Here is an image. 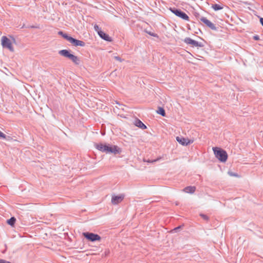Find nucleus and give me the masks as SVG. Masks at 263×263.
<instances>
[{"instance_id":"1","label":"nucleus","mask_w":263,"mask_h":263,"mask_svg":"<svg viewBox=\"0 0 263 263\" xmlns=\"http://www.w3.org/2000/svg\"><path fill=\"white\" fill-rule=\"evenodd\" d=\"M96 147L98 150L106 153L117 154H120L121 152V149L117 145L99 143L96 145Z\"/></svg>"},{"instance_id":"2","label":"nucleus","mask_w":263,"mask_h":263,"mask_svg":"<svg viewBox=\"0 0 263 263\" xmlns=\"http://www.w3.org/2000/svg\"><path fill=\"white\" fill-rule=\"evenodd\" d=\"M213 151L216 158L222 162H225L228 159V154L227 152L218 147H213Z\"/></svg>"},{"instance_id":"3","label":"nucleus","mask_w":263,"mask_h":263,"mask_svg":"<svg viewBox=\"0 0 263 263\" xmlns=\"http://www.w3.org/2000/svg\"><path fill=\"white\" fill-rule=\"evenodd\" d=\"M11 37L12 38V41L7 36H3L1 38V44L3 48H7L10 51L13 52L14 49L13 46V43H15V40L12 36H11Z\"/></svg>"},{"instance_id":"4","label":"nucleus","mask_w":263,"mask_h":263,"mask_svg":"<svg viewBox=\"0 0 263 263\" xmlns=\"http://www.w3.org/2000/svg\"><path fill=\"white\" fill-rule=\"evenodd\" d=\"M59 54L64 57L67 58L72 61L76 65H79L80 62L79 58L70 53L66 49L61 50L59 51Z\"/></svg>"},{"instance_id":"5","label":"nucleus","mask_w":263,"mask_h":263,"mask_svg":"<svg viewBox=\"0 0 263 263\" xmlns=\"http://www.w3.org/2000/svg\"><path fill=\"white\" fill-rule=\"evenodd\" d=\"M59 54L64 57L67 58L72 61L76 65H79L80 62L79 58L70 53L66 49L61 50L59 51Z\"/></svg>"},{"instance_id":"6","label":"nucleus","mask_w":263,"mask_h":263,"mask_svg":"<svg viewBox=\"0 0 263 263\" xmlns=\"http://www.w3.org/2000/svg\"><path fill=\"white\" fill-rule=\"evenodd\" d=\"M59 54L64 57L67 58L72 61L76 65H79L80 62L79 58L70 53L66 49L61 50L59 51Z\"/></svg>"},{"instance_id":"7","label":"nucleus","mask_w":263,"mask_h":263,"mask_svg":"<svg viewBox=\"0 0 263 263\" xmlns=\"http://www.w3.org/2000/svg\"><path fill=\"white\" fill-rule=\"evenodd\" d=\"M59 34L61 35L64 39L69 41L71 44L75 46H84L85 43L82 41L76 40L71 36H68L67 34L64 33L62 31H60Z\"/></svg>"},{"instance_id":"8","label":"nucleus","mask_w":263,"mask_h":263,"mask_svg":"<svg viewBox=\"0 0 263 263\" xmlns=\"http://www.w3.org/2000/svg\"><path fill=\"white\" fill-rule=\"evenodd\" d=\"M83 235L86 239L91 241H100L101 239L99 235L92 233H83Z\"/></svg>"},{"instance_id":"9","label":"nucleus","mask_w":263,"mask_h":263,"mask_svg":"<svg viewBox=\"0 0 263 263\" xmlns=\"http://www.w3.org/2000/svg\"><path fill=\"white\" fill-rule=\"evenodd\" d=\"M170 10L176 16L182 18L183 20L185 21L189 20V17L188 15L181 10L178 9H173L172 8L170 9Z\"/></svg>"},{"instance_id":"10","label":"nucleus","mask_w":263,"mask_h":263,"mask_svg":"<svg viewBox=\"0 0 263 263\" xmlns=\"http://www.w3.org/2000/svg\"><path fill=\"white\" fill-rule=\"evenodd\" d=\"M176 140L181 145L183 146H186L189 144H190L194 142V140H190L189 138H184L182 136H178L176 137Z\"/></svg>"},{"instance_id":"11","label":"nucleus","mask_w":263,"mask_h":263,"mask_svg":"<svg viewBox=\"0 0 263 263\" xmlns=\"http://www.w3.org/2000/svg\"><path fill=\"white\" fill-rule=\"evenodd\" d=\"M124 195H112L111 197V203L113 204H117L121 203L124 199Z\"/></svg>"},{"instance_id":"12","label":"nucleus","mask_w":263,"mask_h":263,"mask_svg":"<svg viewBox=\"0 0 263 263\" xmlns=\"http://www.w3.org/2000/svg\"><path fill=\"white\" fill-rule=\"evenodd\" d=\"M200 21L211 29L213 30H216V27H215V25L206 17H201L200 18Z\"/></svg>"},{"instance_id":"13","label":"nucleus","mask_w":263,"mask_h":263,"mask_svg":"<svg viewBox=\"0 0 263 263\" xmlns=\"http://www.w3.org/2000/svg\"><path fill=\"white\" fill-rule=\"evenodd\" d=\"M184 42L188 44L191 45L192 47H201V45L198 42L192 40L190 37H186L184 40Z\"/></svg>"},{"instance_id":"14","label":"nucleus","mask_w":263,"mask_h":263,"mask_svg":"<svg viewBox=\"0 0 263 263\" xmlns=\"http://www.w3.org/2000/svg\"><path fill=\"white\" fill-rule=\"evenodd\" d=\"M99 36L104 40L107 41H111V38L109 37L108 35L104 33L103 31H99Z\"/></svg>"},{"instance_id":"15","label":"nucleus","mask_w":263,"mask_h":263,"mask_svg":"<svg viewBox=\"0 0 263 263\" xmlns=\"http://www.w3.org/2000/svg\"><path fill=\"white\" fill-rule=\"evenodd\" d=\"M196 190L195 186H189L186 187H185L183 189V191L186 193H191L192 194L194 193V192Z\"/></svg>"},{"instance_id":"16","label":"nucleus","mask_w":263,"mask_h":263,"mask_svg":"<svg viewBox=\"0 0 263 263\" xmlns=\"http://www.w3.org/2000/svg\"><path fill=\"white\" fill-rule=\"evenodd\" d=\"M135 125L142 129L146 128V126L140 120H137L135 121Z\"/></svg>"},{"instance_id":"17","label":"nucleus","mask_w":263,"mask_h":263,"mask_svg":"<svg viewBox=\"0 0 263 263\" xmlns=\"http://www.w3.org/2000/svg\"><path fill=\"white\" fill-rule=\"evenodd\" d=\"M212 8L215 11H217L222 9L223 8V7L218 4H214L212 6Z\"/></svg>"},{"instance_id":"18","label":"nucleus","mask_w":263,"mask_h":263,"mask_svg":"<svg viewBox=\"0 0 263 263\" xmlns=\"http://www.w3.org/2000/svg\"><path fill=\"white\" fill-rule=\"evenodd\" d=\"M157 113L161 115L163 117L165 116V112L164 109L162 107H159L157 110Z\"/></svg>"},{"instance_id":"19","label":"nucleus","mask_w":263,"mask_h":263,"mask_svg":"<svg viewBox=\"0 0 263 263\" xmlns=\"http://www.w3.org/2000/svg\"><path fill=\"white\" fill-rule=\"evenodd\" d=\"M15 218L14 217H11L10 219L7 220V223L10 226H13L15 222Z\"/></svg>"},{"instance_id":"20","label":"nucleus","mask_w":263,"mask_h":263,"mask_svg":"<svg viewBox=\"0 0 263 263\" xmlns=\"http://www.w3.org/2000/svg\"><path fill=\"white\" fill-rule=\"evenodd\" d=\"M228 174L231 176H234V177H239V175L238 174L234 173H233L232 172H229Z\"/></svg>"},{"instance_id":"21","label":"nucleus","mask_w":263,"mask_h":263,"mask_svg":"<svg viewBox=\"0 0 263 263\" xmlns=\"http://www.w3.org/2000/svg\"><path fill=\"white\" fill-rule=\"evenodd\" d=\"M94 28L95 29L96 31H97L98 32V33L99 34V31H102L100 29V28L99 27V26L97 25H95L94 26Z\"/></svg>"},{"instance_id":"22","label":"nucleus","mask_w":263,"mask_h":263,"mask_svg":"<svg viewBox=\"0 0 263 263\" xmlns=\"http://www.w3.org/2000/svg\"><path fill=\"white\" fill-rule=\"evenodd\" d=\"M200 216L204 220H209V217H208V216L205 215H204V214H200Z\"/></svg>"},{"instance_id":"23","label":"nucleus","mask_w":263,"mask_h":263,"mask_svg":"<svg viewBox=\"0 0 263 263\" xmlns=\"http://www.w3.org/2000/svg\"><path fill=\"white\" fill-rule=\"evenodd\" d=\"M0 138H3V139H6V135L1 131H0Z\"/></svg>"},{"instance_id":"24","label":"nucleus","mask_w":263,"mask_h":263,"mask_svg":"<svg viewBox=\"0 0 263 263\" xmlns=\"http://www.w3.org/2000/svg\"><path fill=\"white\" fill-rule=\"evenodd\" d=\"M159 159H157L156 160H152V161H150V160H148L147 161V162H149V163H153V162H156L157 160H158Z\"/></svg>"},{"instance_id":"25","label":"nucleus","mask_w":263,"mask_h":263,"mask_svg":"<svg viewBox=\"0 0 263 263\" xmlns=\"http://www.w3.org/2000/svg\"><path fill=\"white\" fill-rule=\"evenodd\" d=\"M0 263H11V262L1 259V260H0Z\"/></svg>"},{"instance_id":"26","label":"nucleus","mask_w":263,"mask_h":263,"mask_svg":"<svg viewBox=\"0 0 263 263\" xmlns=\"http://www.w3.org/2000/svg\"><path fill=\"white\" fill-rule=\"evenodd\" d=\"M260 22L261 24L262 25V26H263V18H260Z\"/></svg>"},{"instance_id":"27","label":"nucleus","mask_w":263,"mask_h":263,"mask_svg":"<svg viewBox=\"0 0 263 263\" xmlns=\"http://www.w3.org/2000/svg\"><path fill=\"white\" fill-rule=\"evenodd\" d=\"M115 59L118 61H121L120 58H119V57H116Z\"/></svg>"},{"instance_id":"28","label":"nucleus","mask_w":263,"mask_h":263,"mask_svg":"<svg viewBox=\"0 0 263 263\" xmlns=\"http://www.w3.org/2000/svg\"><path fill=\"white\" fill-rule=\"evenodd\" d=\"M149 34L150 35H152V36H156V34H153V33H149Z\"/></svg>"},{"instance_id":"29","label":"nucleus","mask_w":263,"mask_h":263,"mask_svg":"<svg viewBox=\"0 0 263 263\" xmlns=\"http://www.w3.org/2000/svg\"><path fill=\"white\" fill-rule=\"evenodd\" d=\"M178 229H179V227L176 228L174 230H176Z\"/></svg>"}]
</instances>
